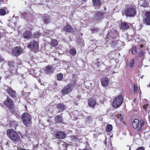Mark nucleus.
Instances as JSON below:
<instances>
[{"label": "nucleus", "mask_w": 150, "mask_h": 150, "mask_svg": "<svg viewBox=\"0 0 150 150\" xmlns=\"http://www.w3.org/2000/svg\"><path fill=\"white\" fill-rule=\"evenodd\" d=\"M7 136L12 141L18 142L20 140V137L18 133L12 129H8L6 132Z\"/></svg>", "instance_id": "obj_1"}, {"label": "nucleus", "mask_w": 150, "mask_h": 150, "mask_svg": "<svg viewBox=\"0 0 150 150\" xmlns=\"http://www.w3.org/2000/svg\"><path fill=\"white\" fill-rule=\"evenodd\" d=\"M144 124L145 122L143 120L141 119L139 120L137 118L134 119L132 123L133 128L134 129L137 128V131L139 132H140L142 131V127L144 126Z\"/></svg>", "instance_id": "obj_2"}, {"label": "nucleus", "mask_w": 150, "mask_h": 150, "mask_svg": "<svg viewBox=\"0 0 150 150\" xmlns=\"http://www.w3.org/2000/svg\"><path fill=\"white\" fill-rule=\"evenodd\" d=\"M23 124L26 127H29L32 124V117L31 115L27 112L24 113L21 116Z\"/></svg>", "instance_id": "obj_3"}, {"label": "nucleus", "mask_w": 150, "mask_h": 150, "mask_svg": "<svg viewBox=\"0 0 150 150\" xmlns=\"http://www.w3.org/2000/svg\"><path fill=\"white\" fill-rule=\"evenodd\" d=\"M4 105L8 109L10 112L13 113L15 112V106L13 101L10 98H7L4 101Z\"/></svg>", "instance_id": "obj_4"}, {"label": "nucleus", "mask_w": 150, "mask_h": 150, "mask_svg": "<svg viewBox=\"0 0 150 150\" xmlns=\"http://www.w3.org/2000/svg\"><path fill=\"white\" fill-rule=\"evenodd\" d=\"M76 83V80H74L72 83L68 84L66 85L63 89H62L61 92L62 95H64L67 94L71 92L72 91V88L75 86Z\"/></svg>", "instance_id": "obj_5"}, {"label": "nucleus", "mask_w": 150, "mask_h": 150, "mask_svg": "<svg viewBox=\"0 0 150 150\" xmlns=\"http://www.w3.org/2000/svg\"><path fill=\"white\" fill-rule=\"evenodd\" d=\"M27 47L33 52L36 53L39 51V43L38 41L33 40L30 43L28 44Z\"/></svg>", "instance_id": "obj_6"}, {"label": "nucleus", "mask_w": 150, "mask_h": 150, "mask_svg": "<svg viewBox=\"0 0 150 150\" xmlns=\"http://www.w3.org/2000/svg\"><path fill=\"white\" fill-rule=\"evenodd\" d=\"M125 13L126 16L130 17L134 16L136 14L135 6H132L127 8L125 11Z\"/></svg>", "instance_id": "obj_7"}, {"label": "nucleus", "mask_w": 150, "mask_h": 150, "mask_svg": "<svg viewBox=\"0 0 150 150\" xmlns=\"http://www.w3.org/2000/svg\"><path fill=\"white\" fill-rule=\"evenodd\" d=\"M123 101V96L122 95H120L114 100L112 103V106L115 108H117L120 106Z\"/></svg>", "instance_id": "obj_8"}, {"label": "nucleus", "mask_w": 150, "mask_h": 150, "mask_svg": "<svg viewBox=\"0 0 150 150\" xmlns=\"http://www.w3.org/2000/svg\"><path fill=\"white\" fill-rule=\"evenodd\" d=\"M7 93L12 98H15L16 97V92L11 87H7L6 90Z\"/></svg>", "instance_id": "obj_9"}, {"label": "nucleus", "mask_w": 150, "mask_h": 150, "mask_svg": "<svg viewBox=\"0 0 150 150\" xmlns=\"http://www.w3.org/2000/svg\"><path fill=\"white\" fill-rule=\"evenodd\" d=\"M62 30L67 33H73L74 32V29L70 25L67 24L64 26Z\"/></svg>", "instance_id": "obj_10"}, {"label": "nucleus", "mask_w": 150, "mask_h": 150, "mask_svg": "<svg viewBox=\"0 0 150 150\" xmlns=\"http://www.w3.org/2000/svg\"><path fill=\"white\" fill-rule=\"evenodd\" d=\"M54 137L57 139H63L65 138L66 136L65 133L62 131H57L55 132Z\"/></svg>", "instance_id": "obj_11"}, {"label": "nucleus", "mask_w": 150, "mask_h": 150, "mask_svg": "<svg viewBox=\"0 0 150 150\" xmlns=\"http://www.w3.org/2000/svg\"><path fill=\"white\" fill-rule=\"evenodd\" d=\"M21 49L19 47H16L12 51V54L15 56H18L21 53Z\"/></svg>", "instance_id": "obj_12"}, {"label": "nucleus", "mask_w": 150, "mask_h": 150, "mask_svg": "<svg viewBox=\"0 0 150 150\" xmlns=\"http://www.w3.org/2000/svg\"><path fill=\"white\" fill-rule=\"evenodd\" d=\"M88 103L90 107L93 108L96 104V101L94 98H90L88 99Z\"/></svg>", "instance_id": "obj_13"}, {"label": "nucleus", "mask_w": 150, "mask_h": 150, "mask_svg": "<svg viewBox=\"0 0 150 150\" xmlns=\"http://www.w3.org/2000/svg\"><path fill=\"white\" fill-rule=\"evenodd\" d=\"M32 34L29 30H26L23 33V37L25 39H29L32 38Z\"/></svg>", "instance_id": "obj_14"}, {"label": "nucleus", "mask_w": 150, "mask_h": 150, "mask_svg": "<svg viewBox=\"0 0 150 150\" xmlns=\"http://www.w3.org/2000/svg\"><path fill=\"white\" fill-rule=\"evenodd\" d=\"M105 13L103 12L100 11H97L95 13V17L97 20L101 19L103 18L104 15Z\"/></svg>", "instance_id": "obj_15"}, {"label": "nucleus", "mask_w": 150, "mask_h": 150, "mask_svg": "<svg viewBox=\"0 0 150 150\" xmlns=\"http://www.w3.org/2000/svg\"><path fill=\"white\" fill-rule=\"evenodd\" d=\"M131 24L126 22L121 23L120 25V28L122 30H127L129 28Z\"/></svg>", "instance_id": "obj_16"}, {"label": "nucleus", "mask_w": 150, "mask_h": 150, "mask_svg": "<svg viewBox=\"0 0 150 150\" xmlns=\"http://www.w3.org/2000/svg\"><path fill=\"white\" fill-rule=\"evenodd\" d=\"M56 108L59 112L64 111L66 108V105L63 103H59L56 105Z\"/></svg>", "instance_id": "obj_17"}, {"label": "nucleus", "mask_w": 150, "mask_h": 150, "mask_svg": "<svg viewBox=\"0 0 150 150\" xmlns=\"http://www.w3.org/2000/svg\"><path fill=\"white\" fill-rule=\"evenodd\" d=\"M55 122L59 124L62 123L63 121V117L61 115H57L54 117Z\"/></svg>", "instance_id": "obj_18"}, {"label": "nucleus", "mask_w": 150, "mask_h": 150, "mask_svg": "<svg viewBox=\"0 0 150 150\" xmlns=\"http://www.w3.org/2000/svg\"><path fill=\"white\" fill-rule=\"evenodd\" d=\"M101 82L102 85L103 87H106L107 86L108 84V79L107 77H103L101 79Z\"/></svg>", "instance_id": "obj_19"}, {"label": "nucleus", "mask_w": 150, "mask_h": 150, "mask_svg": "<svg viewBox=\"0 0 150 150\" xmlns=\"http://www.w3.org/2000/svg\"><path fill=\"white\" fill-rule=\"evenodd\" d=\"M116 36L111 38V39L110 40H111L110 42L111 45L112 46H116L119 40H116Z\"/></svg>", "instance_id": "obj_20"}, {"label": "nucleus", "mask_w": 150, "mask_h": 150, "mask_svg": "<svg viewBox=\"0 0 150 150\" xmlns=\"http://www.w3.org/2000/svg\"><path fill=\"white\" fill-rule=\"evenodd\" d=\"M92 1L93 6H95L100 7L102 5V2L100 0H92Z\"/></svg>", "instance_id": "obj_21"}, {"label": "nucleus", "mask_w": 150, "mask_h": 150, "mask_svg": "<svg viewBox=\"0 0 150 150\" xmlns=\"http://www.w3.org/2000/svg\"><path fill=\"white\" fill-rule=\"evenodd\" d=\"M53 71L52 67L50 65L47 66L46 68V72L48 74L52 73Z\"/></svg>", "instance_id": "obj_22"}, {"label": "nucleus", "mask_w": 150, "mask_h": 150, "mask_svg": "<svg viewBox=\"0 0 150 150\" xmlns=\"http://www.w3.org/2000/svg\"><path fill=\"white\" fill-rule=\"evenodd\" d=\"M50 45L52 47H54L57 46L58 45V42L56 39H52L50 42Z\"/></svg>", "instance_id": "obj_23"}, {"label": "nucleus", "mask_w": 150, "mask_h": 150, "mask_svg": "<svg viewBox=\"0 0 150 150\" xmlns=\"http://www.w3.org/2000/svg\"><path fill=\"white\" fill-rule=\"evenodd\" d=\"M143 23L147 25H150V18H144L143 20Z\"/></svg>", "instance_id": "obj_24"}, {"label": "nucleus", "mask_w": 150, "mask_h": 150, "mask_svg": "<svg viewBox=\"0 0 150 150\" xmlns=\"http://www.w3.org/2000/svg\"><path fill=\"white\" fill-rule=\"evenodd\" d=\"M41 35V34L39 32L37 31L34 33L33 36V38H38L40 37Z\"/></svg>", "instance_id": "obj_25"}, {"label": "nucleus", "mask_w": 150, "mask_h": 150, "mask_svg": "<svg viewBox=\"0 0 150 150\" xmlns=\"http://www.w3.org/2000/svg\"><path fill=\"white\" fill-rule=\"evenodd\" d=\"M42 19L43 20L44 23L46 24L48 23L50 21L49 17L47 16H43Z\"/></svg>", "instance_id": "obj_26"}, {"label": "nucleus", "mask_w": 150, "mask_h": 150, "mask_svg": "<svg viewBox=\"0 0 150 150\" xmlns=\"http://www.w3.org/2000/svg\"><path fill=\"white\" fill-rule=\"evenodd\" d=\"M112 125H109L106 127V131L107 132H110L112 130Z\"/></svg>", "instance_id": "obj_27"}, {"label": "nucleus", "mask_w": 150, "mask_h": 150, "mask_svg": "<svg viewBox=\"0 0 150 150\" xmlns=\"http://www.w3.org/2000/svg\"><path fill=\"white\" fill-rule=\"evenodd\" d=\"M8 64L11 68L14 67L16 66L15 63L12 61L8 62Z\"/></svg>", "instance_id": "obj_28"}, {"label": "nucleus", "mask_w": 150, "mask_h": 150, "mask_svg": "<svg viewBox=\"0 0 150 150\" xmlns=\"http://www.w3.org/2000/svg\"><path fill=\"white\" fill-rule=\"evenodd\" d=\"M69 53L72 55H74L76 54V50L74 48H71L69 50Z\"/></svg>", "instance_id": "obj_29"}, {"label": "nucleus", "mask_w": 150, "mask_h": 150, "mask_svg": "<svg viewBox=\"0 0 150 150\" xmlns=\"http://www.w3.org/2000/svg\"><path fill=\"white\" fill-rule=\"evenodd\" d=\"M63 78V75L62 73L59 74L57 75V79L59 81H61Z\"/></svg>", "instance_id": "obj_30"}, {"label": "nucleus", "mask_w": 150, "mask_h": 150, "mask_svg": "<svg viewBox=\"0 0 150 150\" xmlns=\"http://www.w3.org/2000/svg\"><path fill=\"white\" fill-rule=\"evenodd\" d=\"M6 13V10L4 9H0V15L4 16Z\"/></svg>", "instance_id": "obj_31"}, {"label": "nucleus", "mask_w": 150, "mask_h": 150, "mask_svg": "<svg viewBox=\"0 0 150 150\" xmlns=\"http://www.w3.org/2000/svg\"><path fill=\"white\" fill-rule=\"evenodd\" d=\"M134 59H132L129 63V67L131 68H133L134 66Z\"/></svg>", "instance_id": "obj_32"}, {"label": "nucleus", "mask_w": 150, "mask_h": 150, "mask_svg": "<svg viewBox=\"0 0 150 150\" xmlns=\"http://www.w3.org/2000/svg\"><path fill=\"white\" fill-rule=\"evenodd\" d=\"M131 52L132 54H135L137 53L136 47H134L132 48Z\"/></svg>", "instance_id": "obj_33"}, {"label": "nucleus", "mask_w": 150, "mask_h": 150, "mask_svg": "<svg viewBox=\"0 0 150 150\" xmlns=\"http://www.w3.org/2000/svg\"><path fill=\"white\" fill-rule=\"evenodd\" d=\"M99 30V28H94L91 29L92 33L98 32Z\"/></svg>", "instance_id": "obj_34"}, {"label": "nucleus", "mask_w": 150, "mask_h": 150, "mask_svg": "<svg viewBox=\"0 0 150 150\" xmlns=\"http://www.w3.org/2000/svg\"><path fill=\"white\" fill-rule=\"evenodd\" d=\"M142 6L146 8L149 6V3L146 1H144L143 3Z\"/></svg>", "instance_id": "obj_35"}, {"label": "nucleus", "mask_w": 150, "mask_h": 150, "mask_svg": "<svg viewBox=\"0 0 150 150\" xmlns=\"http://www.w3.org/2000/svg\"><path fill=\"white\" fill-rule=\"evenodd\" d=\"M138 91V88L137 87V85L136 84H134V92L135 94L137 93Z\"/></svg>", "instance_id": "obj_36"}, {"label": "nucleus", "mask_w": 150, "mask_h": 150, "mask_svg": "<svg viewBox=\"0 0 150 150\" xmlns=\"http://www.w3.org/2000/svg\"><path fill=\"white\" fill-rule=\"evenodd\" d=\"M144 18H150V12L147 11L145 13V17Z\"/></svg>", "instance_id": "obj_37"}, {"label": "nucleus", "mask_w": 150, "mask_h": 150, "mask_svg": "<svg viewBox=\"0 0 150 150\" xmlns=\"http://www.w3.org/2000/svg\"><path fill=\"white\" fill-rule=\"evenodd\" d=\"M144 52L143 51H141L139 53L138 55V56L140 58L143 57L144 54Z\"/></svg>", "instance_id": "obj_38"}, {"label": "nucleus", "mask_w": 150, "mask_h": 150, "mask_svg": "<svg viewBox=\"0 0 150 150\" xmlns=\"http://www.w3.org/2000/svg\"><path fill=\"white\" fill-rule=\"evenodd\" d=\"M143 108L145 109V111H147V109L149 110V105L148 104H145L143 106Z\"/></svg>", "instance_id": "obj_39"}, {"label": "nucleus", "mask_w": 150, "mask_h": 150, "mask_svg": "<svg viewBox=\"0 0 150 150\" xmlns=\"http://www.w3.org/2000/svg\"><path fill=\"white\" fill-rule=\"evenodd\" d=\"M11 125L12 126L13 125V127H16L17 126V124L16 123V122L15 121H13L11 123ZM15 129L16 130V129Z\"/></svg>", "instance_id": "obj_40"}, {"label": "nucleus", "mask_w": 150, "mask_h": 150, "mask_svg": "<svg viewBox=\"0 0 150 150\" xmlns=\"http://www.w3.org/2000/svg\"><path fill=\"white\" fill-rule=\"evenodd\" d=\"M136 150H144V149L143 147L140 146L138 147Z\"/></svg>", "instance_id": "obj_41"}, {"label": "nucleus", "mask_w": 150, "mask_h": 150, "mask_svg": "<svg viewBox=\"0 0 150 150\" xmlns=\"http://www.w3.org/2000/svg\"><path fill=\"white\" fill-rule=\"evenodd\" d=\"M86 148H87L88 149H89L90 147L89 146V144L87 142H86Z\"/></svg>", "instance_id": "obj_42"}, {"label": "nucleus", "mask_w": 150, "mask_h": 150, "mask_svg": "<svg viewBox=\"0 0 150 150\" xmlns=\"http://www.w3.org/2000/svg\"><path fill=\"white\" fill-rule=\"evenodd\" d=\"M5 1V0H0V5L1 4L3 3Z\"/></svg>", "instance_id": "obj_43"}, {"label": "nucleus", "mask_w": 150, "mask_h": 150, "mask_svg": "<svg viewBox=\"0 0 150 150\" xmlns=\"http://www.w3.org/2000/svg\"><path fill=\"white\" fill-rule=\"evenodd\" d=\"M108 37H107V38H105V41L107 42H108Z\"/></svg>", "instance_id": "obj_44"}, {"label": "nucleus", "mask_w": 150, "mask_h": 150, "mask_svg": "<svg viewBox=\"0 0 150 150\" xmlns=\"http://www.w3.org/2000/svg\"><path fill=\"white\" fill-rule=\"evenodd\" d=\"M123 120V118L122 117H120V120L121 121H122Z\"/></svg>", "instance_id": "obj_45"}, {"label": "nucleus", "mask_w": 150, "mask_h": 150, "mask_svg": "<svg viewBox=\"0 0 150 150\" xmlns=\"http://www.w3.org/2000/svg\"><path fill=\"white\" fill-rule=\"evenodd\" d=\"M72 137L74 139H76V137L75 136H72Z\"/></svg>", "instance_id": "obj_46"}, {"label": "nucleus", "mask_w": 150, "mask_h": 150, "mask_svg": "<svg viewBox=\"0 0 150 150\" xmlns=\"http://www.w3.org/2000/svg\"><path fill=\"white\" fill-rule=\"evenodd\" d=\"M143 47V45H142H142H140V47Z\"/></svg>", "instance_id": "obj_47"}, {"label": "nucleus", "mask_w": 150, "mask_h": 150, "mask_svg": "<svg viewBox=\"0 0 150 150\" xmlns=\"http://www.w3.org/2000/svg\"><path fill=\"white\" fill-rule=\"evenodd\" d=\"M20 150H26V149H25L23 148L21 149H20Z\"/></svg>", "instance_id": "obj_48"}, {"label": "nucleus", "mask_w": 150, "mask_h": 150, "mask_svg": "<svg viewBox=\"0 0 150 150\" xmlns=\"http://www.w3.org/2000/svg\"><path fill=\"white\" fill-rule=\"evenodd\" d=\"M129 150H131V147H130V146H129Z\"/></svg>", "instance_id": "obj_49"}, {"label": "nucleus", "mask_w": 150, "mask_h": 150, "mask_svg": "<svg viewBox=\"0 0 150 150\" xmlns=\"http://www.w3.org/2000/svg\"><path fill=\"white\" fill-rule=\"evenodd\" d=\"M149 110H150V105H149Z\"/></svg>", "instance_id": "obj_50"}]
</instances>
